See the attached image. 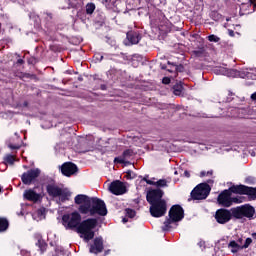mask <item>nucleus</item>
<instances>
[{"label": "nucleus", "instance_id": "37998d69", "mask_svg": "<svg viewBox=\"0 0 256 256\" xmlns=\"http://www.w3.org/2000/svg\"><path fill=\"white\" fill-rule=\"evenodd\" d=\"M142 180L145 181V183H147L148 181H153V180H149V176L148 175H146Z\"/></svg>", "mask_w": 256, "mask_h": 256}, {"label": "nucleus", "instance_id": "f3484780", "mask_svg": "<svg viewBox=\"0 0 256 256\" xmlns=\"http://www.w3.org/2000/svg\"><path fill=\"white\" fill-rule=\"evenodd\" d=\"M246 185L239 184V185H232L228 188V191L233 195H245Z\"/></svg>", "mask_w": 256, "mask_h": 256}, {"label": "nucleus", "instance_id": "f257e3e1", "mask_svg": "<svg viewBox=\"0 0 256 256\" xmlns=\"http://www.w3.org/2000/svg\"><path fill=\"white\" fill-rule=\"evenodd\" d=\"M74 203L79 205L78 212L74 211L71 213L68 227L70 229H78L81 225V215H100L105 217L107 215V205L105 201L97 197H89L85 194H78L74 198Z\"/></svg>", "mask_w": 256, "mask_h": 256}, {"label": "nucleus", "instance_id": "5701e85b", "mask_svg": "<svg viewBox=\"0 0 256 256\" xmlns=\"http://www.w3.org/2000/svg\"><path fill=\"white\" fill-rule=\"evenodd\" d=\"M167 63L174 67V71L176 73H183L185 71V66H183V64L177 65L175 63H171V61H168Z\"/></svg>", "mask_w": 256, "mask_h": 256}, {"label": "nucleus", "instance_id": "de8ad7c7", "mask_svg": "<svg viewBox=\"0 0 256 256\" xmlns=\"http://www.w3.org/2000/svg\"><path fill=\"white\" fill-rule=\"evenodd\" d=\"M161 69H162L163 71H167V65H165V64L161 65Z\"/></svg>", "mask_w": 256, "mask_h": 256}, {"label": "nucleus", "instance_id": "4468645a", "mask_svg": "<svg viewBox=\"0 0 256 256\" xmlns=\"http://www.w3.org/2000/svg\"><path fill=\"white\" fill-rule=\"evenodd\" d=\"M37 189H28L24 192V197L27 199V201H33L34 203H37L41 199V192H37Z\"/></svg>", "mask_w": 256, "mask_h": 256}, {"label": "nucleus", "instance_id": "a18cd8bd", "mask_svg": "<svg viewBox=\"0 0 256 256\" xmlns=\"http://www.w3.org/2000/svg\"><path fill=\"white\" fill-rule=\"evenodd\" d=\"M184 175H185V177H188V178L191 177V174H190L189 171H187V170L184 171Z\"/></svg>", "mask_w": 256, "mask_h": 256}, {"label": "nucleus", "instance_id": "5fc2aeb1", "mask_svg": "<svg viewBox=\"0 0 256 256\" xmlns=\"http://www.w3.org/2000/svg\"><path fill=\"white\" fill-rule=\"evenodd\" d=\"M252 238H253V239H256V232H255V233H252Z\"/></svg>", "mask_w": 256, "mask_h": 256}, {"label": "nucleus", "instance_id": "7ed1b4c3", "mask_svg": "<svg viewBox=\"0 0 256 256\" xmlns=\"http://www.w3.org/2000/svg\"><path fill=\"white\" fill-rule=\"evenodd\" d=\"M183 219H185V210L183 207L179 204L173 205L168 212V218L164 221L163 231H171V224L179 223Z\"/></svg>", "mask_w": 256, "mask_h": 256}, {"label": "nucleus", "instance_id": "f704fd0d", "mask_svg": "<svg viewBox=\"0 0 256 256\" xmlns=\"http://www.w3.org/2000/svg\"><path fill=\"white\" fill-rule=\"evenodd\" d=\"M71 195H73V192L68 188H65V201H69V199H71Z\"/></svg>", "mask_w": 256, "mask_h": 256}, {"label": "nucleus", "instance_id": "b1692460", "mask_svg": "<svg viewBox=\"0 0 256 256\" xmlns=\"http://www.w3.org/2000/svg\"><path fill=\"white\" fill-rule=\"evenodd\" d=\"M133 157V150L131 149H126L123 151L122 155L119 156V159H131Z\"/></svg>", "mask_w": 256, "mask_h": 256}, {"label": "nucleus", "instance_id": "09e8293b", "mask_svg": "<svg viewBox=\"0 0 256 256\" xmlns=\"http://www.w3.org/2000/svg\"><path fill=\"white\" fill-rule=\"evenodd\" d=\"M62 225H65V214L62 215Z\"/></svg>", "mask_w": 256, "mask_h": 256}, {"label": "nucleus", "instance_id": "052dcab7", "mask_svg": "<svg viewBox=\"0 0 256 256\" xmlns=\"http://www.w3.org/2000/svg\"><path fill=\"white\" fill-rule=\"evenodd\" d=\"M78 79H79V81H83V78H82V77H79Z\"/></svg>", "mask_w": 256, "mask_h": 256}, {"label": "nucleus", "instance_id": "ddd939ff", "mask_svg": "<svg viewBox=\"0 0 256 256\" xmlns=\"http://www.w3.org/2000/svg\"><path fill=\"white\" fill-rule=\"evenodd\" d=\"M103 249V238L96 237L93 244L90 246V253H94V255H99V253H103Z\"/></svg>", "mask_w": 256, "mask_h": 256}, {"label": "nucleus", "instance_id": "ea45409f", "mask_svg": "<svg viewBox=\"0 0 256 256\" xmlns=\"http://www.w3.org/2000/svg\"><path fill=\"white\" fill-rule=\"evenodd\" d=\"M8 147H9V149H19L20 148L19 145H13V144H9Z\"/></svg>", "mask_w": 256, "mask_h": 256}, {"label": "nucleus", "instance_id": "3c124183", "mask_svg": "<svg viewBox=\"0 0 256 256\" xmlns=\"http://www.w3.org/2000/svg\"><path fill=\"white\" fill-rule=\"evenodd\" d=\"M166 71H168L169 73H173V68L166 69Z\"/></svg>", "mask_w": 256, "mask_h": 256}, {"label": "nucleus", "instance_id": "864d4df0", "mask_svg": "<svg viewBox=\"0 0 256 256\" xmlns=\"http://www.w3.org/2000/svg\"><path fill=\"white\" fill-rule=\"evenodd\" d=\"M123 223H127V221H129L127 218H123L122 219Z\"/></svg>", "mask_w": 256, "mask_h": 256}, {"label": "nucleus", "instance_id": "473e14b6", "mask_svg": "<svg viewBox=\"0 0 256 256\" xmlns=\"http://www.w3.org/2000/svg\"><path fill=\"white\" fill-rule=\"evenodd\" d=\"M204 53H205L204 48H200L199 50L193 51V55H195V57H203Z\"/></svg>", "mask_w": 256, "mask_h": 256}, {"label": "nucleus", "instance_id": "4c0bfd02", "mask_svg": "<svg viewBox=\"0 0 256 256\" xmlns=\"http://www.w3.org/2000/svg\"><path fill=\"white\" fill-rule=\"evenodd\" d=\"M162 83H163V85H169V83H171V78H169V77H164V78L162 79Z\"/></svg>", "mask_w": 256, "mask_h": 256}, {"label": "nucleus", "instance_id": "cd10ccee", "mask_svg": "<svg viewBox=\"0 0 256 256\" xmlns=\"http://www.w3.org/2000/svg\"><path fill=\"white\" fill-rule=\"evenodd\" d=\"M86 13H87V15H93V13H95V4L94 3H88L86 5Z\"/></svg>", "mask_w": 256, "mask_h": 256}, {"label": "nucleus", "instance_id": "6e6d98bb", "mask_svg": "<svg viewBox=\"0 0 256 256\" xmlns=\"http://www.w3.org/2000/svg\"><path fill=\"white\" fill-rule=\"evenodd\" d=\"M65 219H66V221H69V215H65Z\"/></svg>", "mask_w": 256, "mask_h": 256}, {"label": "nucleus", "instance_id": "58836bf2", "mask_svg": "<svg viewBox=\"0 0 256 256\" xmlns=\"http://www.w3.org/2000/svg\"><path fill=\"white\" fill-rule=\"evenodd\" d=\"M228 35L229 37H235V31H233L232 29H228Z\"/></svg>", "mask_w": 256, "mask_h": 256}, {"label": "nucleus", "instance_id": "20e7f679", "mask_svg": "<svg viewBox=\"0 0 256 256\" xmlns=\"http://www.w3.org/2000/svg\"><path fill=\"white\" fill-rule=\"evenodd\" d=\"M233 217L236 220L239 219H254L255 217V207L251 206V204H243L241 206H236L232 208Z\"/></svg>", "mask_w": 256, "mask_h": 256}, {"label": "nucleus", "instance_id": "f03ea898", "mask_svg": "<svg viewBox=\"0 0 256 256\" xmlns=\"http://www.w3.org/2000/svg\"><path fill=\"white\" fill-rule=\"evenodd\" d=\"M97 225V218H88L80 223L76 231L83 237L85 243H89V241L95 238V231H93V229H95Z\"/></svg>", "mask_w": 256, "mask_h": 256}, {"label": "nucleus", "instance_id": "c03bdc74", "mask_svg": "<svg viewBox=\"0 0 256 256\" xmlns=\"http://www.w3.org/2000/svg\"><path fill=\"white\" fill-rule=\"evenodd\" d=\"M251 100H252V101H256V92H254V93L251 95Z\"/></svg>", "mask_w": 256, "mask_h": 256}, {"label": "nucleus", "instance_id": "412c9836", "mask_svg": "<svg viewBox=\"0 0 256 256\" xmlns=\"http://www.w3.org/2000/svg\"><path fill=\"white\" fill-rule=\"evenodd\" d=\"M147 185H154L155 187H157V189H161V187H168L167 185V180L165 179H160L158 181H148Z\"/></svg>", "mask_w": 256, "mask_h": 256}, {"label": "nucleus", "instance_id": "0eeeda50", "mask_svg": "<svg viewBox=\"0 0 256 256\" xmlns=\"http://www.w3.org/2000/svg\"><path fill=\"white\" fill-rule=\"evenodd\" d=\"M214 219L216 220V223H219V225H227L231 219H234L233 208L230 210L227 208L218 209L215 212Z\"/></svg>", "mask_w": 256, "mask_h": 256}, {"label": "nucleus", "instance_id": "e2e57ef3", "mask_svg": "<svg viewBox=\"0 0 256 256\" xmlns=\"http://www.w3.org/2000/svg\"><path fill=\"white\" fill-rule=\"evenodd\" d=\"M0 192H1V188H0Z\"/></svg>", "mask_w": 256, "mask_h": 256}, {"label": "nucleus", "instance_id": "e433bc0d", "mask_svg": "<svg viewBox=\"0 0 256 256\" xmlns=\"http://www.w3.org/2000/svg\"><path fill=\"white\" fill-rule=\"evenodd\" d=\"M206 175H213V170H210L208 172H205V171L200 172V177H206Z\"/></svg>", "mask_w": 256, "mask_h": 256}, {"label": "nucleus", "instance_id": "a211bd4d", "mask_svg": "<svg viewBox=\"0 0 256 256\" xmlns=\"http://www.w3.org/2000/svg\"><path fill=\"white\" fill-rule=\"evenodd\" d=\"M47 192L49 193V195H52V197H59V195H61V193H63L61 188H59L55 185L47 186Z\"/></svg>", "mask_w": 256, "mask_h": 256}, {"label": "nucleus", "instance_id": "72a5a7b5", "mask_svg": "<svg viewBox=\"0 0 256 256\" xmlns=\"http://www.w3.org/2000/svg\"><path fill=\"white\" fill-rule=\"evenodd\" d=\"M36 245H38V247H40L41 251L43 252L44 249L47 248V243H45V241L43 240H38V242L36 243Z\"/></svg>", "mask_w": 256, "mask_h": 256}, {"label": "nucleus", "instance_id": "9b49d317", "mask_svg": "<svg viewBox=\"0 0 256 256\" xmlns=\"http://www.w3.org/2000/svg\"><path fill=\"white\" fill-rule=\"evenodd\" d=\"M228 77H241L242 79H252V81H256V73L253 71H237L235 69L228 70Z\"/></svg>", "mask_w": 256, "mask_h": 256}, {"label": "nucleus", "instance_id": "a19ab883", "mask_svg": "<svg viewBox=\"0 0 256 256\" xmlns=\"http://www.w3.org/2000/svg\"><path fill=\"white\" fill-rule=\"evenodd\" d=\"M62 175H65V163L60 167Z\"/></svg>", "mask_w": 256, "mask_h": 256}, {"label": "nucleus", "instance_id": "8fccbe9b", "mask_svg": "<svg viewBox=\"0 0 256 256\" xmlns=\"http://www.w3.org/2000/svg\"><path fill=\"white\" fill-rule=\"evenodd\" d=\"M17 63H19V65H23L24 61H23V59H19V60L17 61Z\"/></svg>", "mask_w": 256, "mask_h": 256}, {"label": "nucleus", "instance_id": "2f4dec72", "mask_svg": "<svg viewBox=\"0 0 256 256\" xmlns=\"http://www.w3.org/2000/svg\"><path fill=\"white\" fill-rule=\"evenodd\" d=\"M124 177H125V179H129V180L136 179L137 178V174H135V172H133L131 170H128Z\"/></svg>", "mask_w": 256, "mask_h": 256}, {"label": "nucleus", "instance_id": "dca6fc26", "mask_svg": "<svg viewBox=\"0 0 256 256\" xmlns=\"http://www.w3.org/2000/svg\"><path fill=\"white\" fill-rule=\"evenodd\" d=\"M126 39H128L130 45H137L141 41V35L137 31H129L126 34Z\"/></svg>", "mask_w": 256, "mask_h": 256}, {"label": "nucleus", "instance_id": "7c9ffc66", "mask_svg": "<svg viewBox=\"0 0 256 256\" xmlns=\"http://www.w3.org/2000/svg\"><path fill=\"white\" fill-rule=\"evenodd\" d=\"M115 163H120V165H131V162L127 158H115Z\"/></svg>", "mask_w": 256, "mask_h": 256}, {"label": "nucleus", "instance_id": "a878e982", "mask_svg": "<svg viewBox=\"0 0 256 256\" xmlns=\"http://www.w3.org/2000/svg\"><path fill=\"white\" fill-rule=\"evenodd\" d=\"M125 215L129 219H133L135 217V215H137V212L134 209L126 208L125 209Z\"/></svg>", "mask_w": 256, "mask_h": 256}, {"label": "nucleus", "instance_id": "6ab92c4d", "mask_svg": "<svg viewBox=\"0 0 256 256\" xmlns=\"http://www.w3.org/2000/svg\"><path fill=\"white\" fill-rule=\"evenodd\" d=\"M244 195L248 196L249 201H255L256 200V188L246 186V189L244 191Z\"/></svg>", "mask_w": 256, "mask_h": 256}, {"label": "nucleus", "instance_id": "c9c22d12", "mask_svg": "<svg viewBox=\"0 0 256 256\" xmlns=\"http://www.w3.org/2000/svg\"><path fill=\"white\" fill-rule=\"evenodd\" d=\"M251 243H253V239L247 238V239L245 240L244 245L241 246L242 249H247V248L249 247V245H251Z\"/></svg>", "mask_w": 256, "mask_h": 256}, {"label": "nucleus", "instance_id": "f8f14e48", "mask_svg": "<svg viewBox=\"0 0 256 256\" xmlns=\"http://www.w3.org/2000/svg\"><path fill=\"white\" fill-rule=\"evenodd\" d=\"M109 191L113 195H124V193H127V187H125V184H123V182L115 180L110 183Z\"/></svg>", "mask_w": 256, "mask_h": 256}, {"label": "nucleus", "instance_id": "1a4fd4ad", "mask_svg": "<svg viewBox=\"0 0 256 256\" xmlns=\"http://www.w3.org/2000/svg\"><path fill=\"white\" fill-rule=\"evenodd\" d=\"M163 195H165L163 190L159 188L151 189L146 194V200L149 205H152L153 203H159V201H165V199H163Z\"/></svg>", "mask_w": 256, "mask_h": 256}, {"label": "nucleus", "instance_id": "393cba45", "mask_svg": "<svg viewBox=\"0 0 256 256\" xmlns=\"http://www.w3.org/2000/svg\"><path fill=\"white\" fill-rule=\"evenodd\" d=\"M9 227V222L7 219L0 218V232L7 231V228Z\"/></svg>", "mask_w": 256, "mask_h": 256}, {"label": "nucleus", "instance_id": "bf43d9fd", "mask_svg": "<svg viewBox=\"0 0 256 256\" xmlns=\"http://www.w3.org/2000/svg\"><path fill=\"white\" fill-rule=\"evenodd\" d=\"M75 139H76L75 137L74 138H70V141H75Z\"/></svg>", "mask_w": 256, "mask_h": 256}, {"label": "nucleus", "instance_id": "603ef678", "mask_svg": "<svg viewBox=\"0 0 256 256\" xmlns=\"http://www.w3.org/2000/svg\"><path fill=\"white\" fill-rule=\"evenodd\" d=\"M28 63H31V64L35 63V59L29 60Z\"/></svg>", "mask_w": 256, "mask_h": 256}, {"label": "nucleus", "instance_id": "aec40b11", "mask_svg": "<svg viewBox=\"0 0 256 256\" xmlns=\"http://www.w3.org/2000/svg\"><path fill=\"white\" fill-rule=\"evenodd\" d=\"M228 249H231L232 253H239L243 249L241 245H239L235 240H232L228 244Z\"/></svg>", "mask_w": 256, "mask_h": 256}, {"label": "nucleus", "instance_id": "39448f33", "mask_svg": "<svg viewBox=\"0 0 256 256\" xmlns=\"http://www.w3.org/2000/svg\"><path fill=\"white\" fill-rule=\"evenodd\" d=\"M211 193V186L207 183L198 184L190 193V199L188 201H203L209 197Z\"/></svg>", "mask_w": 256, "mask_h": 256}, {"label": "nucleus", "instance_id": "2eb2a0df", "mask_svg": "<svg viewBox=\"0 0 256 256\" xmlns=\"http://www.w3.org/2000/svg\"><path fill=\"white\" fill-rule=\"evenodd\" d=\"M79 173V167L73 162H65V177H73Z\"/></svg>", "mask_w": 256, "mask_h": 256}, {"label": "nucleus", "instance_id": "4d7b16f0", "mask_svg": "<svg viewBox=\"0 0 256 256\" xmlns=\"http://www.w3.org/2000/svg\"><path fill=\"white\" fill-rule=\"evenodd\" d=\"M68 145H69L70 147H73V144H71V141H68Z\"/></svg>", "mask_w": 256, "mask_h": 256}, {"label": "nucleus", "instance_id": "6e6552de", "mask_svg": "<svg viewBox=\"0 0 256 256\" xmlns=\"http://www.w3.org/2000/svg\"><path fill=\"white\" fill-rule=\"evenodd\" d=\"M167 213V201L162 200L150 204V215L155 218L165 217Z\"/></svg>", "mask_w": 256, "mask_h": 256}, {"label": "nucleus", "instance_id": "79ce46f5", "mask_svg": "<svg viewBox=\"0 0 256 256\" xmlns=\"http://www.w3.org/2000/svg\"><path fill=\"white\" fill-rule=\"evenodd\" d=\"M250 5H253V7H256V0H249Z\"/></svg>", "mask_w": 256, "mask_h": 256}, {"label": "nucleus", "instance_id": "bb28decb", "mask_svg": "<svg viewBox=\"0 0 256 256\" xmlns=\"http://www.w3.org/2000/svg\"><path fill=\"white\" fill-rule=\"evenodd\" d=\"M4 163L6 165H13V163H15V156H13V155H6L4 157Z\"/></svg>", "mask_w": 256, "mask_h": 256}, {"label": "nucleus", "instance_id": "49530a36", "mask_svg": "<svg viewBox=\"0 0 256 256\" xmlns=\"http://www.w3.org/2000/svg\"><path fill=\"white\" fill-rule=\"evenodd\" d=\"M247 181H249V183H253V181H255V178H253V177H248V178H247Z\"/></svg>", "mask_w": 256, "mask_h": 256}, {"label": "nucleus", "instance_id": "c85d7f7f", "mask_svg": "<svg viewBox=\"0 0 256 256\" xmlns=\"http://www.w3.org/2000/svg\"><path fill=\"white\" fill-rule=\"evenodd\" d=\"M210 17L213 21H221L222 15L217 11H212Z\"/></svg>", "mask_w": 256, "mask_h": 256}, {"label": "nucleus", "instance_id": "423d86ee", "mask_svg": "<svg viewBox=\"0 0 256 256\" xmlns=\"http://www.w3.org/2000/svg\"><path fill=\"white\" fill-rule=\"evenodd\" d=\"M229 189L223 190L217 197V203L220 207H231L234 203H243L241 197H232Z\"/></svg>", "mask_w": 256, "mask_h": 256}, {"label": "nucleus", "instance_id": "4be33fe9", "mask_svg": "<svg viewBox=\"0 0 256 256\" xmlns=\"http://www.w3.org/2000/svg\"><path fill=\"white\" fill-rule=\"evenodd\" d=\"M172 89L174 95H177L178 97L183 95V82L176 83Z\"/></svg>", "mask_w": 256, "mask_h": 256}, {"label": "nucleus", "instance_id": "9d476101", "mask_svg": "<svg viewBox=\"0 0 256 256\" xmlns=\"http://www.w3.org/2000/svg\"><path fill=\"white\" fill-rule=\"evenodd\" d=\"M39 175H41V170L38 168L28 170L26 173L22 174V183H24V185H31Z\"/></svg>", "mask_w": 256, "mask_h": 256}, {"label": "nucleus", "instance_id": "c756f323", "mask_svg": "<svg viewBox=\"0 0 256 256\" xmlns=\"http://www.w3.org/2000/svg\"><path fill=\"white\" fill-rule=\"evenodd\" d=\"M207 39L210 41V43H219V41H221V38L215 34L209 35Z\"/></svg>", "mask_w": 256, "mask_h": 256}, {"label": "nucleus", "instance_id": "680f3d73", "mask_svg": "<svg viewBox=\"0 0 256 256\" xmlns=\"http://www.w3.org/2000/svg\"><path fill=\"white\" fill-rule=\"evenodd\" d=\"M100 61H103V56L100 57Z\"/></svg>", "mask_w": 256, "mask_h": 256}, {"label": "nucleus", "instance_id": "13d9d810", "mask_svg": "<svg viewBox=\"0 0 256 256\" xmlns=\"http://www.w3.org/2000/svg\"><path fill=\"white\" fill-rule=\"evenodd\" d=\"M66 73H69V75H71V70H66Z\"/></svg>", "mask_w": 256, "mask_h": 256}]
</instances>
